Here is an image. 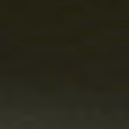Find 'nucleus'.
I'll use <instances>...</instances> for the list:
<instances>
[{"mask_svg": "<svg viewBox=\"0 0 129 129\" xmlns=\"http://www.w3.org/2000/svg\"><path fill=\"white\" fill-rule=\"evenodd\" d=\"M112 3H113H113H114V1H112Z\"/></svg>", "mask_w": 129, "mask_h": 129, "instance_id": "nucleus-1", "label": "nucleus"}]
</instances>
